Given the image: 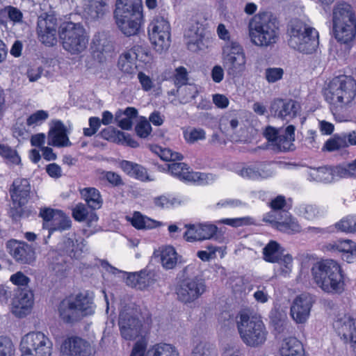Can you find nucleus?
Instances as JSON below:
<instances>
[{"mask_svg": "<svg viewBox=\"0 0 356 356\" xmlns=\"http://www.w3.org/2000/svg\"><path fill=\"white\" fill-rule=\"evenodd\" d=\"M312 275L314 282L324 292L341 294L345 291L344 274L333 259H324L314 264Z\"/></svg>", "mask_w": 356, "mask_h": 356, "instance_id": "1", "label": "nucleus"}, {"mask_svg": "<svg viewBox=\"0 0 356 356\" xmlns=\"http://www.w3.org/2000/svg\"><path fill=\"white\" fill-rule=\"evenodd\" d=\"M252 42L259 47H269L277 42L278 26L271 13L264 12L254 16L250 23Z\"/></svg>", "mask_w": 356, "mask_h": 356, "instance_id": "2", "label": "nucleus"}, {"mask_svg": "<svg viewBox=\"0 0 356 356\" xmlns=\"http://www.w3.org/2000/svg\"><path fill=\"white\" fill-rule=\"evenodd\" d=\"M236 325L240 337L247 346L256 348L266 341L268 331L261 316L241 312L236 316Z\"/></svg>", "mask_w": 356, "mask_h": 356, "instance_id": "3", "label": "nucleus"}, {"mask_svg": "<svg viewBox=\"0 0 356 356\" xmlns=\"http://www.w3.org/2000/svg\"><path fill=\"white\" fill-rule=\"evenodd\" d=\"M332 31L335 38L342 43H348L355 38L356 17L350 5L342 3L334 6Z\"/></svg>", "mask_w": 356, "mask_h": 356, "instance_id": "4", "label": "nucleus"}, {"mask_svg": "<svg viewBox=\"0 0 356 356\" xmlns=\"http://www.w3.org/2000/svg\"><path fill=\"white\" fill-rule=\"evenodd\" d=\"M95 309L92 297L87 293H80L75 297L63 299L59 304L58 313L65 323H72L93 314Z\"/></svg>", "mask_w": 356, "mask_h": 356, "instance_id": "5", "label": "nucleus"}, {"mask_svg": "<svg viewBox=\"0 0 356 356\" xmlns=\"http://www.w3.org/2000/svg\"><path fill=\"white\" fill-rule=\"evenodd\" d=\"M289 45L304 54L313 53L318 46V34L300 19H292L287 29Z\"/></svg>", "mask_w": 356, "mask_h": 356, "instance_id": "6", "label": "nucleus"}, {"mask_svg": "<svg viewBox=\"0 0 356 356\" xmlns=\"http://www.w3.org/2000/svg\"><path fill=\"white\" fill-rule=\"evenodd\" d=\"M194 267L186 266L177 275L175 293L177 300L184 304H189L199 299L206 291L205 282L201 277L192 276Z\"/></svg>", "mask_w": 356, "mask_h": 356, "instance_id": "7", "label": "nucleus"}, {"mask_svg": "<svg viewBox=\"0 0 356 356\" xmlns=\"http://www.w3.org/2000/svg\"><path fill=\"white\" fill-rule=\"evenodd\" d=\"M356 95V81L351 76L341 75L332 79L325 91L326 100L342 106L352 102Z\"/></svg>", "mask_w": 356, "mask_h": 356, "instance_id": "8", "label": "nucleus"}, {"mask_svg": "<svg viewBox=\"0 0 356 356\" xmlns=\"http://www.w3.org/2000/svg\"><path fill=\"white\" fill-rule=\"evenodd\" d=\"M58 34L63 49L72 55L79 54L87 48L88 40L85 29L79 23H62Z\"/></svg>", "mask_w": 356, "mask_h": 356, "instance_id": "9", "label": "nucleus"}, {"mask_svg": "<svg viewBox=\"0 0 356 356\" xmlns=\"http://www.w3.org/2000/svg\"><path fill=\"white\" fill-rule=\"evenodd\" d=\"M31 189V184L27 179L17 178L13 181L10 188L13 206L10 208L9 213L14 220H19L30 216L31 211L25 205L30 199Z\"/></svg>", "mask_w": 356, "mask_h": 356, "instance_id": "10", "label": "nucleus"}, {"mask_svg": "<svg viewBox=\"0 0 356 356\" xmlns=\"http://www.w3.org/2000/svg\"><path fill=\"white\" fill-rule=\"evenodd\" d=\"M295 130L293 125H289L285 129H275L268 126L264 131V136L267 140L266 147L275 153L293 151L296 147Z\"/></svg>", "mask_w": 356, "mask_h": 356, "instance_id": "11", "label": "nucleus"}, {"mask_svg": "<svg viewBox=\"0 0 356 356\" xmlns=\"http://www.w3.org/2000/svg\"><path fill=\"white\" fill-rule=\"evenodd\" d=\"M118 325L121 335L126 340H134L140 334L142 322L134 303L121 304Z\"/></svg>", "mask_w": 356, "mask_h": 356, "instance_id": "12", "label": "nucleus"}, {"mask_svg": "<svg viewBox=\"0 0 356 356\" xmlns=\"http://www.w3.org/2000/svg\"><path fill=\"white\" fill-rule=\"evenodd\" d=\"M20 350L21 356H51L53 343L44 333L32 332L22 337Z\"/></svg>", "mask_w": 356, "mask_h": 356, "instance_id": "13", "label": "nucleus"}, {"mask_svg": "<svg viewBox=\"0 0 356 356\" xmlns=\"http://www.w3.org/2000/svg\"><path fill=\"white\" fill-rule=\"evenodd\" d=\"M149 36L154 49L162 53L170 45V26L163 16H156L149 26Z\"/></svg>", "mask_w": 356, "mask_h": 356, "instance_id": "14", "label": "nucleus"}, {"mask_svg": "<svg viewBox=\"0 0 356 356\" xmlns=\"http://www.w3.org/2000/svg\"><path fill=\"white\" fill-rule=\"evenodd\" d=\"M147 346L145 339H139L134 343L130 356H179L176 348L170 343H156L148 349Z\"/></svg>", "mask_w": 356, "mask_h": 356, "instance_id": "15", "label": "nucleus"}, {"mask_svg": "<svg viewBox=\"0 0 356 356\" xmlns=\"http://www.w3.org/2000/svg\"><path fill=\"white\" fill-rule=\"evenodd\" d=\"M286 202L283 196H277L270 202V207L273 213L279 212V217L275 218L277 228L282 232L291 234L298 232L300 229L299 224L291 218L289 213L285 210H282L285 206Z\"/></svg>", "mask_w": 356, "mask_h": 356, "instance_id": "16", "label": "nucleus"}, {"mask_svg": "<svg viewBox=\"0 0 356 356\" xmlns=\"http://www.w3.org/2000/svg\"><path fill=\"white\" fill-rule=\"evenodd\" d=\"M58 22L54 15L46 13L38 18L37 33L40 41L47 46H53L56 42Z\"/></svg>", "mask_w": 356, "mask_h": 356, "instance_id": "17", "label": "nucleus"}, {"mask_svg": "<svg viewBox=\"0 0 356 356\" xmlns=\"http://www.w3.org/2000/svg\"><path fill=\"white\" fill-rule=\"evenodd\" d=\"M264 258L266 261L278 263L281 267V272L286 275L291 272L293 258L289 254H284L279 243L271 241L263 249Z\"/></svg>", "mask_w": 356, "mask_h": 356, "instance_id": "18", "label": "nucleus"}, {"mask_svg": "<svg viewBox=\"0 0 356 356\" xmlns=\"http://www.w3.org/2000/svg\"><path fill=\"white\" fill-rule=\"evenodd\" d=\"M314 302V296L309 293H303L298 296L293 300L290 308V315L292 319L298 324L306 323Z\"/></svg>", "mask_w": 356, "mask_h": 356, "instance_id": "19", "label": "nucleus"}, {"mask_svg": "<svg viewBox=\"0 0 356 356\" xmlns=\"http://www.w3.org/2000/svg\"><path fill=\"white\" fill-rule=\"evenodd\" d=\"M8 252L21 264H31L35 260V249L24 241L10 240L6 243Z\"/></svg>", "mask_w": 356, "mask_h": 356, "instance_id": "20", "label": "nucleus"}, {"mask_svg": "<svg viewBox=\"0 0 356 356\" xmlns=\"http://www.w3.org/2000/svg\"><path fill=\"white\" fill-rule=\"evenodd\" d=\"M61 356H92V349L88 341L70 337L63 341L60 346Z\"/></svg>", "mask_w": 356, "mask_h": 356, "instance_id": "21", "label": "nucleus"}, {"mask_svg": "<svg viewBox=\"0 0 356 356\" xmlns=\"http://www.w3.org/2000/svg\"><path fill=\"white\" fill-rule=\"evenodd\" d=\"M184 37L188 49L193 52L205 50L211 43L210 38L202 27L191 26L186 31Z\"/></svg>", "mask_w": 356, "mask_h": 356, "instance_id": "22", "label": "nucleus"}, {"mask_svg": "<svg viewBox=\"0 0 356 356\" xmlns=\"http://www.w3.org/2000/svg\"><path fill=\"white\" fill-rule=\"evenodd\" d=\"M115 17H143V4L141 0H117Z\"/></svg>", "mask_w": 356, "mask_h": 356, "instance_id": "23", "label": "nucleus"}, {"mask_svg": "<svg viewBox=\"0 0 356 356\" xmlns=\"http://www.w3.org/2000/svg\"><path fill=\"white\" fill-rule=\"evenodd\" d=\"M298 108V105L293 100L275 99L270 104V112L272 115L284 119L286 117H294L297 113Z\"/></svg>", "mask_w": 356, "mask_h": 356, "instance_id": "24", "label": "nucleus"}, {"mask_svg": "<svg viewBox=\"0 0 356 356\" xmlns=\"http://www.w3.org/2000/svg\"><path fill=\"white\" fill-rule=\"evenodd\" d=\"M48 145L54 147H69L72 143L67 135V129L64 124L57 120L48 134Z\"/></svg>", "mask_w": 356, "mask_h": 356, "instance_id": "25", "label": "nucleus"}, {"mask_svg": "<svg viewBox=\"0 0 356 356\" xmlns=\"http://www.w3.org/2000/svg\"><path fill=\"white\" fill-rule=\"evenodd\" d=\"M307 176L309 181L330 183L337 177V165L310 167L307 171Z\"/></svg>", "mask_w": 356, "mask_h": 356, "instance_id": "26", "label": "nucleus"}, {"mask_svg": "<svg viewBox=\"0 0 356 356\" xmlns=\"http://www.w3.org/2000/svg\"><path fill=\"white\" fill-rule=\"evenodd\" d=\"M168 170L172 175L180 180L188 181H198L203 180L206 176L199 172H190L187 165L184 163H172L168 165Z\"/></svg>", "mask_w": 356, "mask_h": 356, "instance_id": "27", "label": "nucleus"}, {"mask_svg": "<svg viewBox=\"0 0 356 356\" xmlns=\"http://www.w3.org/2000/svg\"><path fill=\"white\" fill-rule=\"evenodd\" d=\"M91 49L94 54H99L97 57L101 61L104 54L111 53L114 51V44L105 33H97L92 38Z\"/></svg>", "mask_w": 356, "mask_h": 356, "instance_id": "28", "label": "nucleus"}, {"mask_svg": "<svg viewBox=\"0 0 356 356\" xmlns=\"http://www.w3.org/2000/svg\"><path fill=\"white\" fill-rule=\"evenodd\" d=\"M245 56H223V66L227 74L233 77L238 76L245 69Z\"/></svg>", "mask_w": 356, "mask_h": 356, "instance_id": "29", "label": "nucleus"}, {"mask_svg": "<svg viewBox=\"0 0 356 356\" xmlns=\"http://www.w3.org/2000/svg\"><path fill=\"white\" fill-rule=\"evenodd\" d=\"M33 302V294L30 287L18 290L13 301V307L15 309V312L17 313V309H20L23 311L19 312V315L21 313L25 314L26 312L32 306Z\"/></svg>", "mask_w": 356, "mask_h": 356, "instance_id": "30", "label": "nucleus"}, {"mask_svg": "<svg viewBox=\"0 0 356 356\" xmlns=\"http://www.w3.org/2000/svg\"><path fill=\"white\" fill-rule=\"evenodd\" d=\"M120 31L127 36L136 35L140 28L143 17H115Z\"/></svg>", "mask_w": 356, "mask_h": 356, "instance_id": "31", "label": "nucleus"}, {"mask_svg": "<svg viewBox=\"0 0 356 356\" xmlns=\"http://www.w3.org/2000/svg\"><path fill=\"white\" fill-rule=\"evenodd\" d=\"M280 351L281 356H305L302 343L294 337L284 339Z\"/></svg>", "mask_w": 356, "mask_h": 356, "instance_id": "32", "label": "nucleus"}, {"mask_svg": "<svg viewBox=\"0 0 356 356\" xmlns=\"http://www.w3.org/2000/svg\"><path fill=\"white\" fill-rule=\"evenodd\" d=\"M85 13L91 19L102 17L108 11L106 0H86Z\"/></svg>", "mask_w": 356, "mask_h": 356, "instance_id": "33", "label": "nucleus"}, {"mask_svg": "<svg viewBox=\"0 0 356 356\" xmlns=\"http://www.w3.org/2000/svg\"><path fill=\"white\" fill-rule=\"evenodd\" d=\"M120 167L127 175L141 181H152L147 174V170L142 165L128 161L120 162Z\"/></svg>", "mask_w": 356, "mask_h": 356, "instance_id": "34", "label": "nucleus"}, {"mask_svg": "<svg viewBox=\"0 0 356 356\" xmlns=\"http://www.w3.org/2000/svg\"><path fill=\"white\" fill-rule=\"evenodd\" d=\"M49 268L57 276H63L67 270L66 259L56 251L49 253Z\"/></svg>", "mask_w": 356, "mask_h": 356, "instance_id": "35", "label": "nucleus"}, {"mask_svg": "<svg viewBox=\"0 0 356 356\" xmlns=\"http://www.w3.org/2000/svg\"><path fill=\"white\" fill-rule=\"evenodd\" d=\"M47 229L49 230L48 238L55 231L63 232L67 230L71 227V220L68 216H67L63 211H58L56 212L53 222Z\"/></svg>", "mask_w": 356, "mask_h": 356, "instance_id": "36", "label": "nucleus"}, {"mask_svg": "<svg viewBox=\"0 0 356 356\" xmlns=\"http://www.w3.org/2000/svg\"><path fill=\"white\" fill-rule=\"evenodd\" d=\"M87 204L92 209H98L102 207V200L98 190L95 188H86L81 191Z\"/></svg>", "mask_w": 356, "mask_h": 356, "instance_id": "37", "label": "nucleus"}, {"mask_svg": "<svg viewBox=\"0 0 356 356\" xmlns=\"http://www.w3.org/2000/svg\"><path fill=\"white\" fill-rule=\"evenodd\" d=\"M162 266L166 270L174 268L177 264V253L172 246L165 247L161 253Z\"/></svg>", "mask_w": 356, "mask_h": 356, "instance_id": "38", "label": "nucleus"}, {"mask_svg": "<svg viewBox=\"0 0 356 356\" xmlns=\"http://www.w3.org/2000/svg\"><path fill=\"white\" fill-rule=\"evenodd\" d=\"M131 224L137 229H152L162 225L161 222L143 216L137 211L134 213Z\"/></svg>", "mask_w": 356, "mask_h": 356, "instance_id": "39", "label": "nucleus"}, {"mask_svg": "<svg viewBox=\"0 0 356 356\" xmlns=\"http://www.w3.org/2000/svg\"><path fill=\"white\" fill-rule=\"evenodd\" d=\"M128 279L131 280L134 287H138L140 289L149 286L153 282L151 275L143 271L133 273Z\"/></svg>", "mask_w": 356, "mask_h": 356, "instance_id": "40", "label": "nucleus"}, {"mask_svg": "<svg viewBox=\"0 0 356 356\" xmlns=\"http://www.w3.org/2000/svg\"><path fill=\"white\" fill-rule=\"evenodd\" d=\"M327 249L345 253L353 252L356 251V243L351 240L337 241L327 244Z\"/></svg>", "mask_w": 356, "mask_h": 356, "instance_id": "41", "label": "nucleus"}, {"mask_svg": "<svg viewBox=\"0 0 356 356\" xmlns=\"http://www.w3.org/2000/svg\"><path fill=\"white\" fill-rule=\"evenodd\" d=\"M337 177L356 179V159L352 162L337 165Z\"/></svg>", "mask_w": 356, "mask_h": 356, "instance_id": "42", "label": "nucleus"}, {"mask_svg": "<svg viewBox=\"0 0 356 356\" xmlns=\"http://www.w3.org/2000/svg\"><path fill=\"white\" fill-rule=\"evenodd\" d=\"M335 227L346 233L356 232V216H348L335 224Z\"/></svg>", "mask_w": 356, "mask_h": 356, "instance_id": "43", "label": "nucleus"}, {"mask_svg": "<svg viewBox=\"0 0 356 356\" xmlns=\"http://www.w3.org/2000/svg\"><path fill=\"white\" fill-rule=\"evenodd\" d=\"M0 155L10 163L19 165L21 163L17 151L7 145L0 144Z\"/></svg>", "mask_w": 356, "mask_h": 356, "instance_id": "44", "label": "nucleus"}, {"mask_svg": "<svg viewBox=\"0 0 356 356\" xmlns=\"http://www.w3.org/2000/svg\"><path fill=\"white\" fill-rule=\"evenodd\" d=\"M343 147H346V143L345 140H343L341 134H340L335 135L333 138L327 140L325 142L323 149L328 152H333Z\"/></svg>", "mask_w": 356, "mask_h": 356, "instance_id": "45", "label": "nucleus"}, {"mask_svg": "<svg viewBox=\"0 0 356 356\" xmlns=\"http://www.w3.org/2000/svg\"><path fill=\"white\" fill-rule=\"evenodd\" d=\"M197 236L202 241L211 238L216 234L217 227L211 224H200L197 225Z\"/></svg>", "mask_w": 356, "mask_h": 356, "instance_id": "46", "label": "nucleus"}, {"mask_svg": "<svg viewBox=\"0 0 356 356\" xmlns=\"http://www.w3.org/2000/svg\"><path fill=\"white\" fill-rule=\"evenodd\" d=\"M49 118V113L43 110L37 111L31 114L26 120V124L29 127L40 125Z\"/></svg>", "mask_w": 356, "mask_h": 356, "instance_id": "47", "label": "nucleus"}, {"mask_svg": "<svg viewBox=\"0 0 356 356\" xmlns=\"http://www.w3.org/2000/svg\"><path fill=\"white\" fill-rule=\"evenodd\" d=\"M284 73L281 67H268L265 70L264 75L269 83H274L282 79Z\"/></svg>", "mask_w": 356, "mask_h": 356, "instance_id": "48", "label": "nucleus"}, {"mask_svg": "<svg viewBox=\"0 0 356 356\" xmlns=\"http://www.w3.org/2000/svg\"><path fill=\"white\" fill-rule=\"evenodd\" d=\"M245 56L243 47L236 41L227 42L223 47V56Z\"/></svg>", "mask_w": 356, "mask_h": 356, "instance_id": "49", "label": "nucleus"}, {"mask_svg": "<svg viewBox=\"0 0 356 356\" xmlns=\"http://www.w3.org/2000/svg\"><path fill=\"white\" fill-rule=\"evenodd\" d=\"M185 140L188 143H194L205 138V131L202 129L193 128L184 132Z\"/></svg>", "mask_w": 356, "mask_h": 356, "instance_id": "50", "label": "nucleus"}, {"mask_svg": "<svg viewBox=\"0 0 356 356\" xmlns=\"http://www.w3.org/2000/svg\"><path fill=\"white\" fill-rule=\"evenodd\" d=\"M3 10L6 13V22H8V19L13 22V24L22 22L23 14L18 8L8 6L5 7Z\"/></svg>", "mask_w": 356, "mask_h": 356, "instance_id": "51", "label": "nucleus"}, {"mask_svg": "<svg viewBox=\"0 0 356 356\" xmlns=\"http://www.w3.org/2000/svg\"><path fill=\"white\" fill-rule=\"evenodd\" d=\"M10 280L13 284L18 286V290L29 288V284L31 282L30 278L21 271L12 275Z\"/></svg>", "mask_w": 356, "mask_h": 356, "instance_id": "52", "label": "nucleus"}, {"mask_svg": "<svg viewBox=\"0 0 356 356\" xmlns=\"http://www.w3.org/2000/svg\"><path fill=\"white\" fill-rule=\"evenodd\" d=\"M299 212L304 218L307 220H313L316 218L319 213L318 209L313 204H303L299 207Z\"/></svg>", "mask_w": 356, "mask_h": 356, "instance_id": "53", "label": "nucleus"}, {"mask_svg": "<svg viewBox=\"0 0 356 356\" xmlns=\"http://www.w3.org/2000/svg\"><path fill=\"white\" fill-rule=\"evenodd\" d=\"M270 318L275 329L281 332L284 323L285 315L275 308L270 313Z\"/></svg>", "mask_w": 356, "mask_h": 356, "instance_id": "54", "label": "nucleus"}, {"mask_svg": "<svg viewBox=\"0 0 356 356\" xmlns=\"http://www.w3.org/2000/svg\"><path fill=\"white\" fill-rule=\"evenodd\" d=\"M159 149V152H157L161 157V159L163 161H179L181 160L183 156L178 152H173L170 149L161 147H158Z\"/></svg>", "mask_w": 356, "mask_h": 356, "instance_id": "55", "label": "nucleus"}, {"mask_svg": "<svg viewBox=\"0 0 356 356\" xmlns=\"http://www.w3.org/2000/svg\"><path fill=\"white\" fill-rule=\"evenodd\" d=\"M177 92L179 95L181 96V101L184 103L189 102L195 99L198 92L195 88L192 86H186L182 89H178Z\"/></svg>", "mask_w": 356, "mask_h": 356, "instance_id": "56", "label": "nucleus"}, {"mask_svg": "<svg viewBox=\"0 0 356 356\" xmlns=\"http://www.w3.org/2000/svg\"><path fill=\"white\" fill-rule=\"evenodd\" d=\"M59 210H54L46 208L40 210V216L43 219V228L48 229L51 222H53L54 216Z\"/></svg>", "mask_w": 356, "mask_h": 356, "instance_id": "57", "label": "nucleus"}, {"mask_svg": "<svg viewBox=\"0 0 356 356\" xmlns=\"http://www.w3.org/2000/svg\"><path fill=\"white\" fill-rule=\"evenodd\" d=\"M238 174L243 178L249 179H258L259 174H257V168L255 163L243 167L238 171Z\"/></svg>", "mask_w": 356, "mask_h": 356, "instance_id": "58", "label": "nucleus"}, {"mask_svg": "<svg viewBox=\"0 0 356 356\" xmlns=\"http://www.w3.org/2000/svg\"><path fill=\"white\" fill-rule=\"evenodd\" d=\"M188 81V72L185 67H179L175 70V83L179 88L186 85Z\"/></svg>", "mask_w": 356, "mask_h": 356, "instance_id": "59", "label": "nucleus"}, {"mask_svg": "<svg viewBox=\"0 0 356 356\" xmlns=\"http://www.w3.org/2000/svg\"><path fill=\"white\" fill-rule=\"evenodd\" d=\"M257 168V174L259 179H266L272 177L273 171L268 168L266 162H257L255 163Z\"/></svg>", "mask_w": 356, "mask_h": 356, "instance_id": "60", "label": "nucleus"}, {"mask_svg": "<svg viewBox=\"0 0 356 356\" xmlns=\"http://www.w3.org/2000/svg\"><path fill=\"white\" fill-rule=\"evenodd\" d=\"M135 130L138 136L140 138H146L151 133L152 127L148 121L143 120L136 126Z\"/></svg>", "mask_w": 356, "mask_h": 356, "instance_id": "61", "label": "nucleus"}, {"mask_svg": "<svg viewBox=\"0 0 356 356\" xmlns=\"http://www.w3.org/2000/svg\"><path fill=\"white\" fill-rule=\"evenodd\" d=\"M175 202V198L170 199L169 197L166 195H160L154 197L153 200L154 205L161 209L168 208L174 205Z\"/></svg>", "mask_w": 356, "mask_h": 356, "instance_id": "62", "label": "nucleus"}, {"mask_svg": "<svg viewBox=\"0 0 356 356\" xmlns=\"http://www.w3.org/2000/svg\"><path fill=\"white\" fill-rule=\"evenodd\" d=\"M88 215V208L83 204H77L72 211L73 217L78 221H83L86 220Z\"/></svg>", "mask_w": 356, "mask_h": 356, "instance_id": "63", "label": "nucleus"}, {"mask_svg": "<svg viewBox=\"0 0 356 356\" xmlns=\"http://www.w3.org/2000/svg\"><path fill=\"white\" fill-rule=\"evenodd\" d=\"M13 351V344L10 339L0 337V356H10Z\"/></svg>", "mask_w": 356, "mask_h": 356, "instance_id": "64", "label": "nucleus"}]
</instances>
